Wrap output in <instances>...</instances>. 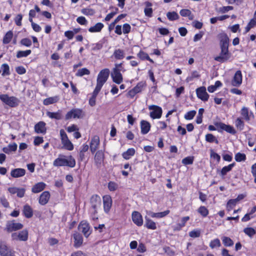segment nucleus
<instances>
[{"label":"nucleus","mask_w":256,"mask_h":256,"mask_svg":"<svg viewBox=\"0 0 256 256\" xmlns=\"http://www.w3.org/2000/svg\"><path fill=\"white\" fill-rule=\"evenodd\" d=\"M73 238L74 239V246L77 248L80 247L83 242V238L82 234L76 232L73 234Z\"/></svg>","instance_id":"obj_19"},{"label":"nucleus","mask_w":256,"mask_h":256,"mask_svg":"<svg viewBox=\"0 0 256 256\" xmlns=\"http://www.w3.org/2000/svg\"><path fill=\"white\" fill-rule=\"evenodd\" d=\"M1 70L2 71V76H8L10 74V67L6 64H4L1 66Z\"/></svg>","instance_id":"obj_40"},{"label":"nucleus","mask_w":256,"mask_h":256,"mask_svg":"<svg viewBox=\"0 0 256 256\" xmlns=\"http://www.w3.org/2000/svg\"><path fill=\"white\" fill-rule=\"evenodd\" d=\"M146 86V84L144 82H140L137 85L133 88V90L135 91V92L138 94V92H141L144 88Z\"/></svg>","instance_id":"obj_44"},{"label":"nucleus","mask_w":256,"mask_h":256,"mask_svg":"<svg viewBox=\"0 0 256 256\" xmlns=\"http://www.w3.org/2000/svg\"><path fill=\"white\" fill-rule=\"evenodd\" d=\"M132 222L138 226L143 224V219L142 214L138 212L134 211L132 213Z\"/></svg>","instance_id":"obj_16"},{"label":"nucleus","mask_w":256,"mask_h":256,"mask_svg":"<svg viewBox=\"0 0 256 256\" xmlns=\"http://www.w3.org/2000/svg\"><path fill=\"white\" fill-rule=\"evenodd\" d=\"M90 210H94V212L98 210V209L101 206V198L100 196L98 195H93L90 200Z\"/></svg>","instance_id":"obj_7"},{"label":"nucleus","mask_w":256,"mask_h":256,"mask_svg":"<svg viewBox=\"0 0 256 256\" xmlns=\"http://www.w3.org/2000/svg\"><path fill=\"white\" fill-rule=\"evenodd\" d=\"M53 165L56 166H68L74 168L76 165V160L71 156H68L67 158L65 156H62L56 158L53 162Z\"/></svg>","instance_id":"obj_2"},{"label":"nucleus","mask_w":256,"mask_h":256,"mask_svg":"<svg viewBox=\"0 0 256 256\" xmlns=\"http://www.w3.org/2000/svg\"><path fill=\"white\" fill-rule=\"evenodd\" d=\"M104 210L108 213L112 206V200L110 196L105 195L103 196Z\"/></svg>","instance_id":"obj_17"},{"label":"nucleus","mask_w":256,"mask_h":256,"mask_svg":"<svg viewBox=\"0 0 256 256\" xmlns=\"http://www.w3.org/2000/svg\"><path fill=\"white\" fill-rule=\"evenodd\" d=\"M32 52L31 50H28L24 51L20 50L18 51L16 54V57L18 58H20L22 57H26L29 54H30Z\"/></svg>","instance_id":"obj_46"},{"label":"nucleus","mask_w":256,"mask_h":256,"mask_svg":"<svg viewBox=\"0 0 256 256\" xmlns=\"http://www.w3.org/2000/svg\"><path fill=\"white\" fill-rule=\"evenodd\" d=\"M135 154V150L133 148H128L126 152H124L122 156L126 160H128L130 156H133Z\"/></svg>","instance_id":"obj_33"},{"label":"nucleus","mask_w":256,"mask_h":256,"mask_svg":"<svg viewBox=\"0 0 256 256\" xmlns=\"http://www.w3.org/2000/svg\"><path fill=\"white\" fill-rule=\"evenodd\" d=\"M13 37V32L11 30L8 32L4 36L2 42L4 44H8L10 42Z\"/></svg>","instance_id":"obj_34"},{"label":"nucleus","mask_w":256,"mask_h":256,"mask_svg":"<svg viewBox=\"0 0 256 256\" xmlns=\"http://www.w3.org/2000/svg\"><path fill=\"white\" fill-rule=\"evenodd\" d=\"M82 12L83 14L87 16H92L95 13L94 10L92 8H84Z\"/></svg>","instance_id":"obj_59"},{"label":"nucleus","mask_w":256,"mask_h":256,"mask_svg":"<svg viewBox=\"0 0 256 256\" xmlns=\"http://www.w3.org/2000/svg\"><path fill=\"white\" fill-rule=\"evenodd\" d=\"M78 228L86 238H88L92 233L90 225L86 221L81 222L78 225Z\"/></svg>","instance_id":"obj_10"},{"label":"nucleus","mask_w":256,"mask_h":256,"mask_svg":"<svg viewBox=\"0 0 256 256\" xmlns=\"http://www.w3.org/2000/svg\"><path fill=\"white\" fill-rule=\"evenodd\" d=\"M100 144V138L98 136H94L92 139L90 144V150L92 153H94Z\"/></svg>","instance_id":"obj_20"},{"label":"nucleus","mask_w":256,"mask_h":256,"mask_svg":"<svg viewBox=\"0 0 256 256\" xmlns=\"http://www.w3.org/2000/svg\"><path fill=\"white\" fill-rule=\"evenodd\" d=\"M215 126L217 129L224 130L231 134H235L236 132L234 128L230 125H226L222 122H218L215 124Z\"/></svg>","instance_id":"obj_15"},{"label":"nucleus","mask_w":256,"mask_h":256,"mask_svg":"<svg viewBox=\"0 0 256 256\" xmlns=\"http://www.w3.org/2000/svg\"><path fill=\"white\" fill-rule=\"evenodd\" d=\"M12 238L13 240L26 241L28 239V231L24 230L18 232H14L12 234Z\"/></svg>","instance_id":"obj_11"},{"label":"nucleus","mask_w":256,"mask_h":256,"mask_svg":"<svg viewBox=\"0 0 256 256\" xmlns=\"http://www.w3.org/2000/svg\"><path fill=\"white\" fill-rule=\"evenodd\" d=\"M194 160L193 156H188L182 160V163L184 165L191 164L193 163Z\"/></svg>","instance_id":"obj_55"},{"label":"nucleus","mask_w":256,"mask_h":256,"mask_svg":"<svg viewBox=\"0 0 256 256\" xmlns=\"http://www.w3.org/2000/svg\"><path fill=\"white\" fill-rule=\"evenodd\" d=\"M170 212V210H168L160 212H154L150 211L148 212V214L152 218H162L167 216Z\"/></svg>","instance_id":"obj_23"},{"label":"nucleus","mask_w":256,"mask_h":256,"mask_svg":"<svg viewBox=\"0 0 256 256\" xmlns=\"http://www.w3.org/2000/svg\"><path fill=\"white\" fill-rule=\"evenodd\" d=\"M244 232L246 234L250 237L256 234L255 230L252 228H246L244 229Z\"/></svg>","instance_id":"obj_58"},{"label":"nucleus","mask_w":256,"mask_h":256,"mask_svg":"<svg viewBox=\"0 0 256 256\" xmlns=\"http://www.w3.org/2000/svg\"><path fill=\"white\" fill-rule=\"evenodd\" d=\"M59 100L58 96H54L46 98L44 100L43 104L44 105L48 106L50 104L56 103Z\"/></svg>","instance_id":"obj_29"},{"label":"nucleus","mask_w":256,"mask_h":256,"mask_svg":"<svg viewBox=\"0 0 256 256\" xmlns=\"http://www.w3.org/2000/svg\"><path fill=\"white\" fill-rule=\"evenodd\" d=\"M246 159L245 154L238 152L235 155V160L236 162L244 161Z\"/></svg>","instance_id":"obj_52"},{"label":"nucleus","mask_w":256,"mask_h":256,"mask_svg":"<svg viewBox=\"0 0 256 256\" xmlns=\"http://www.w3.org/2000/svg\"><path fill=\"white\" fill-rule=\"evenodd\" d=\"M204 112V109L200 108L198 110V115L196 116V122L198 124H200L202 122V114Z\"/></svg>","instance_id":"obj_50"},{"label":"nucleus","mask_w":256,"mask_h":256,"mask_svg":"<svg viewBox=\"0 0 256 256\" xmlns=\"http://www.w3.org/2000/svg\"><path fill=\"white\" fill-rule=\"evenodd\" d=\"M221 246L220 240L218 238H215L212 240L210 243V247L212 249L220 248Z\"/></svg>","instance_id":"obj_37"},{"label":"nucleus","mask_w":256,"mask_h":256,"mask_svg":"<svg viewBox=\"0 0 256 256\" xmlns=\"http://www.w3.org/2000/svg\"><path fill=\"white\" fill-rule=\"evenodd\" d=\"M120 71L121 70L120 69L114 68L111 74V76L112 78L113 81L118 84H120L122 81V76L120 72Z\"/></svg>","instance_id":"obj_14"},{"label":"nucleus","mask_w":256,"mask_h":256,"mask_svg":"<svg viewBox=\"0 0 256 256\" xmlns=\"http://www.w3.org/2000/svg\"><path fill=\"white\" fill-rule=\"evenodd\" d=\"M198 212L203 216H206L208 214V210L204 206H201L198 209Z\"/></svg>","instance_id":"obj_54"},{"label":"nucleus","mask_w":256,"mask_h":256,"mask_svg":"<svg viewBox=\"0 0 256 256\" xmlns=\"http://www.w3.org/2000/svg\"><path fill=\"white\" fill-rule=\"evenodd\" d=\"M46 114L48 116L52 119L59 120H60L62 118V111L60 110H58L56 112H47Z\"/></svg>","instance_id":"obj_28"},{"label":"nucleus","mask_w":256,"mask_h":256,"mask_svg":"<svg viewBox=\"0 0 256 256\" xmlns=\"http://www.w3.org/2000/svg\"><path fill=\"white\" fill-rule=\"evenodd\" d=\"M20 43L22 44L25 46H30L32 45L31 40L28 38H24L21 40Z\"/></svg>","instance_id":"obj_60"},{"label":"nucleus","mask_w":256,"mask_h":256,"mask_svg":"<svg viewBox=\"0 0 256 256\" xmlns=\"http://www.w3.org/2000/svg\"><path fill=\"white\" fill-rule=\"evenodd\" d=\"M190 220V217L184 216L183 217L181 220V222L178 224V226L174 228L175 230H180L182 228L184 227L185 226V224L187 221Z\"/></svg>","instance_id":"obj_41"},{"label":"nucleus","mask_w":256,"mask_h":256,"mask_svg":"<svg viewBox=\"0 0 256 256\" xmlns=\"http://www.w3.org/2000/svg\"><path fill=\"white\" fill-rule=\"evenodd\" d=\"M90 74V70L86 68H82L79 69L76 75L77 76H82L84 75H88Z\"/></svg>","instance_id":"obj_39"},{"label":"nucleus","mask_w":256,"mask_h":256,"mask_svg":"<svg viewBox=\"0 0 256 256\" xmlns=\"http://www.w3.org/2000/svg\"><path fill=\"white\" fill-rule=\"evenodd\" d=\"M50 198V192L48 191L44 192L40 196L39 203L41 205H45L48 202Z\"/></svg>","instance_id":"obj_22"},{"label":"nucleus","mask_w":256,"mask_h":256,"mask_svg":"<svg viewBox=\"0 0 256 256\" xmlns=\"http://www.w3.org/2000/svg\"><path fill=\"white\" fill-rule=\"evenodd\" d=\"M146 4L147 8L144 9L145 14L146 16H151L152 13V8H150L152 4L150 2H146Z\"/></svg>","instance_id":"obj_48"},{"label":"nucleus","mask_w":256,"mask_h":256,"mask_svg":"<svg viewBox=\"0 0 256 256\" xmlns=\"http://www.w3.org/2000/svg\"><path fill=\"white\" fill-rule=\"evenodd\" d=\"M114 55L116 58L120 60L124 57V52L122 50L118 49L114 52Z\"/></svg>","instance_id":"obj_43"},{"label":"nucleus","mask_w":256,"mask_h":256,"mask_svg":"<svg viewBox=\"0 0 256 256\" xmlns=\"http://www.w3.org/2000/svg\"><path fill=\"white\" fill-rule=\"evenodd\" d=\"M22 14H18L16 16V17L14 19V22L17 26H22L21 21L22 20Z\"/></svg>","instance_id":"obj_64"},{"label":"nucleus","mask_w":256,"mask_h":256,"mask_svg":"<svg viewBox=\"0 0 256 256\" xmlns=\"http://www.w3.org/2000/svg\"><path fill=\"white\" fill-rule=\"evenodd\" d=\"M166 16L170 20H174L179 18L178 14L175 12H168Z\"/></svg>","instance_id":"obj_42"},{"label":"nucleus","mask_w":256,"mask_h":256,"mask_svg":"<svg viewBox=\"0 0 256 256\" xmlns=\"http://www.w3.org/2000/svg\"><path fill=\"white\" fill-rule=\"evenodd\" d=\"M196 114V112L195 110H191L190 112H188L185 115H184V118L187 120H190L194 118V117L195 116Z\"/></svg>","instance_id":"obj_57"},{"label":"nucleus","mask_w":256,"mask_h":256,"mask_svg":"<svg viewBox=\"0 0 256 256\" xmlns=\"http://www.w3.org/2000/svg\"><path fill=\"white\" fill-rule=\"evenodd\" d=\"M60 136L64 147L68 150H72L74 149V146L69 140L67 134L64 130H60Z\"/></svg>","instance_id":"obj_6"},{"label":"nucleus","mask_w":256,"mask_h":256,"mask_svg":"<svg viewBox=\"0 0 256 256\" xmlns=\"http://www.w3.org/2000/svg\"><path fill=\"white\" fill-rule=\"evenodd\" d=\"M76 22L81 25H86L88 21L84 16H79L76 18Z\"/></svg>","instance_id":"obj_61"},{"label":"nucleus","mask_w":256,"mask_h":256,"mask_svg":"<svg viewBox=\"0 0 256 256\" xmlns=\"http://www.w3.org/2000/svg\"><path fill=\"white\" fill-rule=\"evenodd\" d=\"M108 188L110 191H114L118 188V184L112 182H110L108 184Z\"/></svg>","instance_id":"obj_62"},{"label":"nucleus","mask_w":256,"mask_h":256,"mask_svg":"<svg viewBox=\"0 0 256 256\" xmlns=\"http://www.w3.org/2000/svg\"><path fill=\"white\" fill-rule=\"evenodd\" d=\"M104 24L101 22L96 24L94 26L88 28V31L90 32H100L104 28Z\"/></svg>","instance_id":"obj_30"},{"label":"nucleus","mask_w":256,"mask_h":256,"mask_svg":"<svg viewBox=\"0 0 256 256\" xmlns=\"http://www.w3.org/2000/svg\"><path fill=\"white\" fill-rule=\"evenodd\" d=\"M200 230H194L189 232V236L190 237L192 238H198L200 236Z\"/></svg>","instance_id":"obj_56"},{"label":"nucleus","mask_w":256,"mask_h":256,"mask_svg":"<svg viewBox=\"0 0 256 256\" xmlns=\"http://www.w3.org/2000/svg\"><path fill=\"white\" fill-rule=\"evenodd\" d=\"M220 52L218 56L214 58V60L220 62H226L230 56L228 52L230 39L226 34H222L220 36Z\"/></svg>","instance_id":"obj_1"},{"label":"nucleus","mask_w":256,"mask_h":256,"mask_svg":"<svg viewBox=\"0 0 256 256\" xmlns=\"http://www.w3.org/2000/svg\"><path fill=\"white\" fill-rule=\"evenodd\" d=\"M23 224L21 223L16 222L14 220L8 221L6 224V230L8 232H12L22 229Z\"/></svg>","instance_id":"obj_9"},{"label":"nucleus","mask_w":256,"mask_h":256,"mask_svg":"<svg viewBox=\"0 0 256 256\" xmlns=\"http://www.w3.org/2000/svg\"><path fill=\"white\" fill-rule=\"evenodd\" d=\"M84 116V113L82 110L79 108H73L67 112L66 115V120L73 118H82Z\"/></svg>","instance_id":"obj_5"},{"label":"nucleus","mask_w":256,"mask_h":256,"mask_svg":"<svg viewBox=\"0 0 256 256\" xmlns=\"http://www.w3.org/2000/svg\"><path fill=\"white\" fill-rule=\"evenodd\" d=\"M141 132L144 134H146L150 130V124L146 120H142L140 122Z\"/></svg>","instance_id":"obj_25"},{"label":"nucleus","mask_w":256,"mask_h":256,"mask_svg":"<svg viewBox=\"0 0 256 256\" xmlns=\"http://www.w3.org/2000/svg\"><path fill=\"white\" fill-rule=\"evenodd\" d=\"M22 213L26 218H29L33 216V210L29 205L26 204L24 206Z\"/></svg>","instance_id":"obj_24"},{"label":"nucleus","mask_w":256,"mask_h":256,"mask_svg":"<svg viewBox=\"0 0 256 256\" xmlns=\"http://www.w3.org/2000/svg\"><path fill=\"white\" fill-rule=\"evenodd\" d=\"M131 27L128 24H124L122 26V32L124 34H128L130 32Z\"/></svg>","instance_id":"obj_63"},{"label":"nucleus","mask_w":256,"mask_h":256,"mask_svg":"<svg viewBox=\"0 0 256 256\" xmlns=\"http://www.w3.org/2000/svg\"><path fill=\"white\" fill-rule=\"evenodd\" d=\"M241 115L244 117V118L247 121L250 120V117L248 112V110L246 107H243L241 110L240 112Z\"/></svg>","instance_id":"obj_38"},{"label":"nucleus","mask_w":256,"mask_h":256,"mask_svg":"<svg viewBox=\"0 0 256 256\" xmlns=\"http://www.w3.org/2000/svg\"><path fill=\"white\" fill-rule=\"evenodd\" d=\"M206 140L209 142H214L216 144L218 143V141L216 139V138L212 134H208L206 136Z\"/></svg>","instance_id":"obj_45"},{"label":"nucleus","mask_w":256,"mask_h":256,"mask_svg":"<svg viewBox=\"0 0 256 256\" xmlns=\"http://www.w3.org/2000/svg\"><path fill=\"white\" fill-rule=\"evenodd\" d=\"M0 100L10 107H16L19 104V100L15 96H9L8 94H0Z\"/></svg>","instance_id":"obj_4"},{"label":"nucleus","mask_w":256,"mask_h":256,"mask_svg":"<svg viewBox=\"0 0 256 256\" xmlns=\"http://www.w3.org/2000/svg\"><path fill=\"white\" fill-rule=\"evenodd\" d=\"M110 74V70L108 68L102 70L98 74L96 80V89L100 90L104 84L106 82Z\"/></svg>","instance_id":"obj_3"},{"label":"nucleus","mask_w":256,"mask_h":256,"mask_svg":"<svg viewBox=\"0 0 256 256\" xmlns=\"http://www.w3.org/2000/svg\"><path fill=\"white\" fill-rule=\"evenodd\" d=\"M100 90L94 89V91L93 92L92 94V97L89 100V104L92 106H94L96 105V98L100 92Z\"/></svg>","instance_id":"obj_32"},{"label":"nucleus","mask_w":256,"mask_h":256,"mask_svg":"<svg viewBox=\"0 0 256 256\" xmlns=\"http://www.w3.org/2000/svg\"><path fill=\"white\" fill-rule=\"evenodd\" d=\"M222 240L225 246L228 247L234 245L233 240L229 237L224 236L222 238Z\"/></svg>","instance_id":"obj_35"},{"label":"nucleus","mask_w":256,"mask_h":256,"mask_svg":"<svg viewBox=\"0 0 256 256\" xmlns=\"http://www.w3.org/2000/svg\"><path fill=\"white\" fill-rule=\"evenodd\" d=\"M46 124L43 122H40L36 124L35 131L36 133H44L46 132Z\"/></svg>","instance_id":"obj_27"},{"label":"nucleus","mask_w":256,"mask_h":256,"mask_svg":"<svg viewBox=\"0 0 256 256\" xmlns=\"http://www.w3.org/2000/svg\"><path fill=\"white\" fill-rule=\"evenodd\" d=\"M9 249L10 248L4 242H0V254L1 256H4Z\"/></svg>","instance_id":"obj_49"},{"label":"nucleus","mask_w":256,"mask_h":256,"mask_svg":"<svg viewBox=\"0 0 256 256\" xmlns=\"http://www.w3.org/2000/svg\"><path fill=\"white\" fill-rule=\"evenodd\" d=\"M126 16V14H121L119 15L115 20H114L111 23L109 26V30H111L114 26H115L116 24L118 23L121 19L124 18Z\"/></svg>","instance_id":"obj_36"},{"label":"nucleus","mask_w":256,"mask_h":256,"mask_svg":"<svg viewBox=\"0 0 256 256\" xmlns=\"http://www.w3.org/2000/svg\"><path fill=\"white\" fill-rule=\"evenodd\" d=\"M235 124L236 128L240 130L244 129V122L241 120V118H238L236 120Z\"/></svg>","instance_id":"obj_51"},{"label":"nucleus","mask_w":256,"mask_h":256,"mask_svg":"<svg viewBox=\"0 0 256 256\" xmlns=\"http://www.w3.org/2000/svg\"><path fill=\"white\" fill-rule=\"evenodd\" d=\"M242 82V74L240 70H238L235 73L232 81V84L234 86H239Z\"/></svg>","instance_id":"obj_18"},{"label":"nucleus","mask_w":256,"mask_h":256,"mask_svg":"<svg viewBox=\"0 0 256 256\" xmlns=\"http://www.w3.org/2000/svg\"><path fill=\"white\" fill-rule=\"evenodd\" d=\"M104 159V152L102 150H98L96 152L94 157V164L97 167L101 166Z\"/></svg>","instance_id":"obj_13"},{"label":"nucleus","mask_w":256,"mask_h":256,"mask_svg":"<svg viewBox=\"0 0 256 256\" xmlns=\"http://www.w3.org/2000/svg\"><path fill=\"white\" fill-rule=\"evenodd\" d=\"M148 108L152 110L150 112V116L152 118H160L162 116V111L160 107L156 105H152L148 106Z\"/></svg>","instance_id":"obj_8"},{"label":"nucleus","mask_w":256,"mask_h":256,"mask_svg":"<svg viewBox=\"0 0 256 256\" xmlns=\"http://www.w3.org/2000/svg\"><path fill=\"white\" fill-rule=\"evenodd\" d=\"M26 174V170L22 168H14L12 170L10 176L14 178H20L24 176Z\"/></svg>","instance_id":"obj_21"},{"label":"nucleus","mask_w":256,"mask_h":256,"mask_svg":"<svg viewBox=\"0 0 256 256\" xmlns=\"http://www.w3.org/2000/svg\"><path fill=\"white\" fill-rule=\"evenodd\" d=\"M234 164L232 163L229 164L228 166H224L222 168L221 170V174L222 176H224L226 174V173L230 171L232 168L234 166Z\"/></svg>","instance_id":"obj_47"},{"label":"nucleus","mask_w":256,"mask_h":256,"mask_svg":"<svg viewBox=\"0 0 256 256\" xmlns=\"http://www.w3.org/2000/svg\"><path fill=\"white\" fill-rule=\"evenodd\" d=\"M146 219V226L148 228L151 230H156V224L152 220L148 218L147 216L145 217Z\"/></svg>","instance_id":"obj_31"},{"label":"nucleus","mask_w":256,"mask_h":256,"mask_svg":"<svg viewBox=\"0 0 256 256\" xmlns=\"http://www.w3.org/2000/svg\"><path fill=\"white\" fill-rule=\"evenodd\" d=\"M200 77V74L197 71H194L192 72L191 75L186 78V81L188 82H190L193 80L194 78H198Z\"/></svg>","instance_id":"obj_53"},{"label":"nucleus","mask_w":256,"mask_h":256,"mask_svg":"<svg viewBox=\"0 0 256 256\" xmlns=\"http://www.w3.org/2000/svg\"><path fill=\"white\" fill-rule=\"evenodd\" d=\"M197 96L203 101H207L209 98V95L206 92V88L204 86H201L196 90Z\"/></svg>","instance_id":"obj_12"},{"label":"nucleus","mask_w":256,"mask_h":256,"mask_svg":"<svg viewBox=\"0 0 256 256\" xmlns=\"http://www.w3.org/2000/svg\"><path fill=\"white\" fill-rule=\"evenodd\" d=\"M46 186V184L43 182H40L34 184L32 189L34 193H38L43 190Z\"/></svg>","instance_id":"obj_26"}]
</instances>
